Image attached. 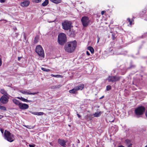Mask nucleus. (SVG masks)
<instances>
[{
  "mask_svg": "<svg viewBox=\"0 0 147 147\" xmlns=\"http://www.w3.org/2000/svg\"><path fill=\"white\" fill-rule=\"evenodd\" d=\"M105 13V11H102L101 12V13L102 15H103Z\"/></svg>",
  "mask_w": 147,
  "mask_h": 147,
  "instance_id": "nucleus-37",
  "label": "nucleus"
},
{
  "mask_svg": "<svg viewBox=\"0 0 147 147\" xmlns=\"http://www.w3.org/2000/svg\"><path fill=\"white\" fill-rule=\"evenodd\" d=\"M104 97V96H102L101 98H100V99L102 98H103Z\"/></svg>",
  "mask_w": 147,
  "mask_h": 147,
  "instance_id": "nucleus-46",
  "label": "nucleus"
},
{
  "mask_svg": "<svg viewBox=\"0 0 147 147\" xmlns=\"http://www.w3.org/2000/svg\"><path fill=\"white\" fill-rule=\"evenodd\" d=\"M19 91L22 94H24L35 95L38 93V92H34L32 93H30L29 92L27 91L26 90H20Z\"/></svg>",
  "mask_w": 147,
  "mask_h": 147,
  "instance_id": "nucleus-11",
  "label": "nucleus"
},
{
  "mask_svg": "<svg viewBox=\"0 0 147 147\" xmlns=\"http://www.w3.org/2000/svg\"><path fill=\"white\" fill-rule=\"evenodd\" d=\"M111 86H110V85L107 86H106V90L107 91L109 90H110L111 89Z\"/></svg>",
  "mask_w": 147,
  "mask_h": 147,
  "instance_id": "nucleus-29",
  "label": "nucleus"
},
{
  "mask_svg": "<svg viewBox=\"0 0 147 147\" xmlns=\"http://www.w3.org/2000/svg\"><path fill=\"white\" fill-rule=\"evenodd\" d=\"M30 113H31L32 114H33L34 115H43L44 113L43 112H32L31 111H30Z\"/></svg>",
  "mask_w": 147,
  "mask_h": 147,
  "instance_id": "nucleus-18",
  "label": "nucleus"
},
{
  "mask_svg": "<svg viewBox=\"0 0 147 147\" xmlns=\"http://www.w3.org/2000/svg\"><path fill=\"white\" fill-rule=\"evenodd\" d=\"M69 30L70 32L71 33L70 34V35L71 36H74V31H73V30H71L70 29Z\"/></svg>",
  "mask_w": 147,
  "mask_h": 147,
  "instance_id": "nucleus-27",
  "label": "nucleus"
},
{
  "mask_svg": "<svg viewBox=\"0 0 147 147\" xmlns=\"http://www.w3.org/2000/svg\"><path fill=\"white\" fill-rule=\"evenodd\" d=\"M6 0H0V2L1 3H4Z\"/></svg>",
  "mask_w": 147,
  "mask_h": 147,
  "instance_id": "nucleus-32",
  "label": "nucleus"
},
{
  "mask_svg": "<svg viewBox=\"0 0 147 147\" xmlns=\"http://www.w3.org/2000/svg\"><path fill=\"white\" fill-rule=\"evenodd\" d=\"M118 147H124V146H119Z\"/></svg>",
  "mask_w": 147,
  "mask_h": 147,
  "instance_id": "nucleus-45",
  "label": "nucleus"
},
{
  "mask_svg": "<svg viewBox=\"0 0 147 147\" xmlns=\"http://www.w3.org/2000/svg\"><path fill=\"white\" fill-rule=\"evenodd\" d=\"M88 49L92 53H94V49L91 47L89 46L88 47Z\"/></svg>",
  "mask_w": 147,
  "mask_h": 147,
  "instance_id": "nucleus-24",
  "label": "nucleus"
},
{
  "mask_svg": "<svg viewBox=\"0 0 147 147\" xmlns=\"http://www.w3.org/2000/svg\"><path fill=\"white\" fill-rule=\"evenodd\" d=\"M86 147H89V145H88L87 146H86Z\"/></svg>",
  "mask_w": 147,
  "mask_h": 147,
  "instance_id": "nucleus-47",
  "label": "nucleus"
},
{
  "mask_svg": "<svg viewBox=\"0 0 147 147\" xmlns=\"http://www.w3.org/2000/svg\"><path fill=\"white\" fill-rule=\"evenodd\" d=\"M0 92L2 94L4 95V96H7L8 95L7 92L4 90V89H1L0 90Z\"/></svg>",
  "mask_w": 147,
  "mask_h": 147,
  "instance_id": "nucleus-19",
  "label": "nucleus"
},
{
  "mask_svg": "<svg viewBox=\"0 0 147 147\" xmlns=\"http://www.w3.org/2000/svg\"><path fill=\"white\" fill-rule=\"evenodd\" d=\"M30 2L28 1H25L21 3L20 5L23 7H26L28 6Z\"/></svg>",
  "mask_w": 147,
  "mask_h": 147,
  "instance_id": "nucleus-12",
  "label": "nucleus"
},
{
  "mask_svg": "<svg viewBox=\"0 0 147 147\" xmlns=\"http://www.w3.org/2000/svg\"><path fill=\"white\" fill-rule=\"evenodd\" d=\"M145 115H146V117L147 118V110L146 111V113H145Z\"/></svg>",
  "mask_w": 147,
  "mask_h": 147,
  "instance_id": "nucleus-41",
  "label": "nucleus"
},
{
  "mask_svg": "<svg viewBox=\"0 0 147 147\" xmlns=\"http://www.w3.org/2000/svg\"><path fill=\"white\" fill-rule=\"evenodd\" d=\"M125 143L128 147H131L132 144L130 140L128 139H126L125 141Z\"/></svg>",
  "mask_w": 147,
  "mask_h": 147,
  "instance_id": "nucleus-13",
  "label": "nucleus"
},
{
  "mask_svg": "<svg viewBox=\"0 0 147 147\" xmlns=\"http://www.w3.org/2000/svg\"><path fill=\"white\" fill-rule=\"evenodd\" d=\"M51 76L52 77H56V78H62L63 77L61 75H54L53 74H51Z\"/></svg>",
  "mask_w": 147,
  "mask_h": 147,
  "instance_id": "nucleus-25",
  "label": "nucleus"
},
{
  "mask_svg": "<svg viewBox=\"0 0 147 147\" xmlns=\"http://www.w3.org/2000/svg\"><path fill=\"white\" fill-rule=\"evenodd\" d=\"M9 97L7 96H2L0 98V101L1 103L3 104H6L8 101Z\"/></svg>",
  "mask_w": 147,
  "mask_h": 147,
  "instance_id": "nucleus-9",
  "label": "nucleus"
},
{
  "mask_svg": "<svg viewBox=\"0 0 147 147\" xmlns=\"http://www.w3.org/2000/svg\"><path fill=\"white\" fill-rule=\"evenodd\" d=\"M77 115L78 116V117L79 118H80V117H81V116L79 115V114H77Z\"/></svg>",
  "mask_w": 147,
  "mask_h": 147,
  "instance_id": "nucleus-35",
  "label": "nucleus"
},
{
  "mask_svg": "<svg viewBox=\"0 0 147 147\" xmlns=\"http://www.w3.org/2000/svg\"><path fill=\"white\" fill-rule=\"evenodd\" d=\"M127 20H128V21L129 22L130 25H131L132 24V20H131L129 18H128Z\"/></svg>",
  "mask_w": 147,
  "mask_h": 147,
  "instance_id": "nucleus-30",
  "label": "nucleus"
},
{
  "mask_svg": "<svg viewBox=\"0 0 147 147\" xmlns=\"http://www.w3.org/2000/svg\"><path fill=\"white\" fill-rule=\"evenodd\" d=\"M58 142L59 144H60L61 146H65L66 145V142L64 140H63L59 139L58 140Z\"/></svg>",
  "mask_w": 147,
  "mask_h": 147,
  "instance_id": "nucleus-14",
  "label": "nucleus"
},
{
  "mask_svg": "<svg viewBox=\"0 0 147 147\" xmlns=\"http://www.w3.org/2000/svg\"><path fill=\"white\" fill-rule=\"evenodd\" d=\"M41 0H33V1L36 3H38L40 2Z\"/></svg>",
  "mask_w": 147,
  "mask_h": 147,
  "instance_id": "nucleus-31",
  "label": "nucleus"
},
{
  "mask_svg": "<svg viewBox=\"0 0 147 147\" xmlns=\"http://www.w3.org/2000/svg\"><path fill=\"white\" fill-rule=\"evenodd\" d=\"M81 21L83 26L84 27L87 26L90 23L89 18L86 16H84L82 18Z\"/></svg>",
  "mask_w": 147,
  "mask_h": 147,
  "instance_id": "nucleus-7",
  "label": "nucleus"
},
{
  "mask_svg": "<svg viewBox=\"0 0 147 147\" xmlns=\"http://www.w3.org/2000/svg\"><path fill=\"white\" fill-rule=\"evenodd\" d=\"M51 2L55 3L56 4H58L61 2V0H50Z\"/></svg>",
  "mask_w": 147,
  "mask_h": 147,
  "instance_id": "nucleus-22",
  "label": "nucleus"
},
{
  "mask_svg": "<svg viewBox=\"0 0 147 147\" xmlns=\"http://www.w3.org/2000/svg\"><path fill=\"white\" fill-rule=\"evenodd\" d=\"M0 109L3 111H6V107L4 106H1L0 105Z\"/></svg>",
  "mask_w": 147,
  "mask_h": 147,
  "instance_id": "nucleus-26",
  "label": "nucleus"
},
{
  "mask_svg": "<svg viewBox=\"0 0 147 147\" xmlns=\"http://www.w3.org/2000/svg\"><path fill=\"white\" fill-rule=\"evenodd\" d=\"M58 41L59 44L63 45L66 42L65 34L63 33L60 34L58 36Z\"/></svg>",
  "mask_w": 147,
  "mask_h": 147,
  "instance_id": "nucleus-3",
  "label": "nucleus"
},
{
  "mask_svg": "<svg viewBox=\"0 0 147 147\" xmlns=\"http://www.w3.org/2000/svg\"><path fill=\"white\" fill-rule=\"evenodd\" d=\"M102 113V112L100 111L97 112L95 113L93 115L94 117H99Z\"/></svg>",
  "mask_w": 147,
  "mask_h": 147,
  "instance_id": "nucleus-20",
  "label": "nucleus"
},
{
  "mask_svg": "<svg viewBox=\"0 0 147 147\" xmlns=\"http://www.w3.org/2000/svg\"><path fill=\"white\" fill-rule=\"evenodd\" d=\"M121 78L120 77L117 76H109L107 80L109 82H115L119 81Z\"/></svg>",
  "mask_w": 147,
  "mask_h": 147,
  "instance_id": "nucleus-8",
  "label": "nucleus"
},
{
  "mask_svg": "<svg viewBox=\"0 0 147 147\" xmlns=\"http://www.w3.org/2000/svg\"><path fill=\"white\" fill-rule=\"evenodd\" d=\"M78 90H77L76 87H75L72 89L69 90V92L70 93H71L75 94L76 93V92Z\"/></svg>",
  "mask_w": 147,
  "mask_h": 147,
  "instance_id": "nucleus-21",
  "label": "nucleus"
},
{
  "mask_svg": "<svg viewBox=\"0 0 147 147\" xmlns=\"http://www.w3.org/2000/svg\"><path fill=\"white\" fill-rule=\"evenodd\" d=\"M16 98L19 99L21 100L24 102H32L31 100H28L27 99H25L22 97H18Z\"/></svg>",
  "mask_w": 147,
  "mask_h": 147,
  "instance_id": "nucleus-16",
  "label": "nucleus"
},
{
  "mask_svg": "<svg viewBox=\"0 0 147 147\" xmlns=\"http://www.w3.org/2000/svg\"><path fill=\"white\" fill-rule=\"evenodd\" d=\"M71 24L70 21L65 20L62 23V28L65 30H70L71 27Z\"/></svg>",
  "mask_w": 147,
  "mask_h": 147,
  "instance_id": "nucleus-4",
  "label": "nucleus"
},
{
  "mask_svg": "<svg viewBox=\"0 0 147 147\" xmlns=\"http://www.w3.org/2000/svg\"><path fill=\"white\" fill-rule=\"evenodd\" d=\"M19 107L21 109L24 110L28 109L29 108V106L27 104L21 103Z\"/></svg>",
  "mask_w": 147,
  "mask_h": 147,
  "instance_id": "nucleus-10",
  "label": "nucleus"
},
{
  "mask_svg": "<svg viewBox=\"0 0 147 147\" xmlns=\"http://www.w3.org/2000/svg\"><path fill=\"white\" fill-rule=\"evenodd\" d=\"M37 38L36 37H35V39H34V42L35 43H36L37 42Z\"/></svg>",
  "mask_w": 147,
  "mask_h": 147,
  "instance_id": "nucleus-33",
  "label": "nucleus"
},
{
  "mask_svg": "<svg viewBox=\"0 0 147 147\" xmlns=\"http://www.w3.org/2000/svg\"><path fill=\"white\" fill-rule=\"evenodd\" d=\"M86 54H87L88 55H90V53H89L88 51H86Z\"/></svg>",
  "mask_w": 147,
  "mask_h": 147,
  "instance_id": "nucleus-38",
  "label": "nucleus"
},
{
  "mask_svg": "<svg viewBox=\"0 0 147 147\" xmlns=\"http://www.w3.org/2000/svg\"><path fill=\"white\" fill-rule=\"evenodd\" d=\"M4 136L5 139L10 142H12L15 139L13 135L6 130L5 131Z\"/></svg>",
  "mask_w": 147,
  "mask_h": 147,
  "instance_id": "nucleus-2",
  "label": "nucleus"
},
{
  "mask_svg": "<svg viewBox=\"0 0 147 147\" xmlns=\"http://www.w3.org/2000/svg\"><path fill=\"white\" fill-rule=\"evenodd\" d=\"M49 3L48 0H45L44 2H43L42 4L43 6L45 7L47 6Z\"/></svg>",
  "mask_w": 147,
  "mask_h": 147,
  "instance_id": "nucleus-23",
  "label": "nucleus"
},
{
  "mask_svg": "<svg viewBox=\"0 0 147 147\" xmlns=\"http://www.w3.org/2000/svg\"><path fill=\"white\" fill-rule=\"evenodd\" d=\"M76 46V42L74 40L68 42V45L65 46V49L68 52L72 53L75 50Z\"/></svg>",
  "mask_w": 147,
  "mask_h": 147,
  "instance_id": "nucleus-1",
  "label": "nucleus"
},
{
  "mask_svg": "<svg viewBox=\"0 0 147 147\" xmlns=\"http://www.w3.org/2000/svg\"><path fill=\"white\" fill-rule=\"evenodd\" d=\"M29 146L30 147H34V146L33 145H32L31 144H29Z\"/></svg>",
  "mask_w": 147,
  "mask_h": 147,
  "instance_id": "nucleus-39",
  "label": "nucleus"
},
{
  "mask_svg": "<svg viewBox=\"0 0 147 147\" xmlns=\"http://www.w3.org/2000/svg\"><path fill=\"white\" fill-rule=\"evenodd\" d=\"M35 51L39 56L44 57V52L42 47L40 45H38L36 46Z\"/></svg>",
  "mask_w": 147,
  "mask_h": 147,
  "instance_id": "nucleus-5",
  "label": "nucleus"
},
{
  "mask_svg": "<svg viewBox=\"0 0 147 147\" xmlns=\"http://www.w3.org/2000/svg\"><path fill=\"white\" fill-rule=\"evenodd\" d=\"M134 67V65H132V66H130V67H129V68H132L133 67Z\"/></svg>",
  "mask_w": 147,
  "mask_h": 147,
  "instance_id": "nucleus-42",
  "label": "nucleus"
},
{
  "mask_svg": "<svg viewBox=\"0 0 147 147\" xmlns=\"http://www.w3.org/2000/svg\"><path fill=\"white\" fill-rule=\"evenodd\" d=\"M3 116L2 115H0V119L2 118L3 117Z\"/></svg>",
  "mask_w": 147,
  "mask_h": 147,
  "instance_id": "nucleus-44",
  "label": "nucleus"
},
{
  "mask_svg": "<svg viewBox=\"0 0 147 147\" xmlns=\"http://www.w3.org/2000/svg\"><path fill=\"white\" fill-rule=\"evenodd\" d=\"M21 58V57H18V61H19L20 59Z\"/></svg>",
  "mask_w": 147,
  "mask_h": 147,
  "instance_id": "nucleus-43",
  "label": "nucleus"
},
{
  "mask_svg": "<svg viewBox=\"0 0 147 147\" xmlns=\"http://www.w3.org/2000/svg\"><path fill=\"white\" fill-rule=\"evenodd\" d=\"M113 121H111V122H112Z\"/></svg>",
  "mask_w": 147,
  "mask_h": 147,
  "instance_id": "nucleus-50",
  "label": "nucleus"
},
{
  "mask_svg": "<svg viewBox=\"0 0 147 147\" xmlns=\"http://www.w3.org/2000/svg\"><path fill=\"white\" fill-rule=\"evenodd\" d=\"M2 65V61L1 60V58H0V66L1 65Z\"/></svg>",
  "mask_w": 147,
  "mask_h": 147,
  "instance_id": "nucleus-36",
  "label": "nucleus"
},
{
  "mask_svg": "<svg viewBox=\"0 0 147 147\" xmlns=\"http://www.w3.org/2000/svg\"><path fill=\"white\" fill-rule=\"evenodd\" d=\"M100 40V38L99 37H98V40H97V43H98L99 42V41Z\"/></svg>",
  "mask_w": 147,
  "mask_h": 147,
  "instance_id": "nucleus-40",
  "label": "nucleus"
},
{
  "mask_svg": "<svg viewBox=\"0 0 147 147\" xmlns=\"http://www.w3.org/2000/svg\"><path fill=\"white\" fill-rule=\"evenodd\" d=\"M12 101L13 103L19 107L21 102L18 100L16 99H13L12 100Z\"/></svg>",
  "mask_w": 147,
  "mask_h": 147,
  "instance_id": "nucleus-17",
  "label": "nucleus"
},
{
  "mask_svg": "<svg viewBox=\"0 0 147 147\" xmlns=\"http://www.w3.org/2000/svg\"><path fill=\"white\" fill-rule=\"evenodd\" d=\"M77 90H82L84 87V85L83 84H81L78 86L76 87Z\"/></svg>",
  "mask_w": 147,
  "mask_h": 147,
  "instance_id": "nucleus-15",
  "label": "nucleus"
},
{
  "mask_svg": "<svg viewBox=\"0 0 147 147\" xmlns=\"http://www.w3.org/2000/svg\"><path fill=\"white\" fill-rule=\"evenodd\" d=\"M78 143H79V142H80L79 140H78Z\"/></svg>",
  "mask_w": 147,
  "mask_h": 147,
  "instance_id": "nucleus-48",
  "label": "nucleus"
},
{
  "mask_svg": "<svg viewBox=\"0 0 147 147\" xmlns=\"http://www.w3.org/2000/svg\"><path fill=\"white\" fill-rule=\"evenodd\" d=\"M145 147H147V145L145 146Z\"/></svg>",
  "mask_w": 147,
  "mask_h": 147,
  "instance_id": "nucleus-49",
  "label": "nucleus"
},
{
  "mask_svg": "<svg viewBox=\"0 0 147 147\" xmlns=\"http://www.w3.org/2000/svg\"><path fill=\"white\" fill-rule=\"evenodd\" d=\"M145 110V109L144 107L140 106L135 109V113L136 115H140L143 114Z\"/></svg>",
  "mask_w": 147,
  "mask_h": 147,
  "instance_id": "nucleus-6",
  "label": "nucleus"
},
{
  "mask_svg": "<svg viewBox=\"0 0 147 147\" xmlns=\"http://www.w3.org/2000/svg\"><path fill=\"white\" fill-rule=\"evenodd\" d=\"M41 69L43 71L47 72H49L50 71V69H46L45 68H43V67H42Z\"/></svg>",
  "mask_w": 147,
  "mask_h": 147,
  "instance_id": "nucleus-28",
  "label": "nucleus"
},
{
  "mask_svg": "<svg viewBox=\"0 0 147 147\" xmlns=\"http://www.w3.org/2000/svg\"><path fill=\"white\" fill-rule=\"evenodd\" d=\"M0 130H1V133L2 134H3V132H4V130H3V129H1Z\"/></svg>",
  "mask_w": 147,
  "mask_h": 147,
  "instance_id": "nucleus-34",
  "label": "nucleus"
}]
</instances>
